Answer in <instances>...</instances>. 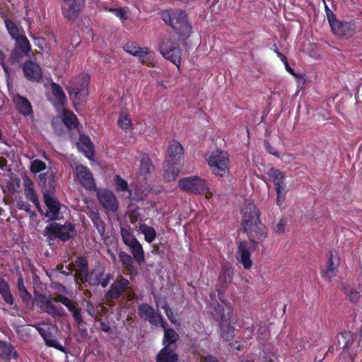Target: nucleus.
<instances>
[{"mask_svg":"<svg viewBox=\"0 0 362 362\" xmlns=\"http://www.w3.org/2000/svg\"><path fill=\"white\" fill-rule=\"evenodd\" d=\"M243 226L252 243L246 241L240 243L236 253V260L245 269L252 267L250 256L255 250V243L264 240L267 236L265 226L259 221V212L254 203L245 204L241 210Z\"/></svg>","mask_w":362,"mask_h":362,"instance_id":"f257e3e1","label":"nucleus"},{"mask_svg":"<svg viewBox=\"0 0 362 362\" xmlns=\"http://www.w3.org/2000/svg\"><path fill=\"white\" fill-rule=\"evenodd\" d=\"M53 301L61 303L66 306L71 313L78 327H80L81 326L83 318L81 315L80 308L77 306V303L63 295H57L53 298L45 295H40L37 298V305L42 310L54 317H65L66 315L65 310L62 307L55 305Z\"/></svg>","mask_w":362,"mask_h":362,"instance_id":"f03ea898","label":"nucleus"},{"mask_svg":"<svg viewBox=\"0 0 362 362\" xmlns=\"http://www.w3.org/2000/svg\"><path fill=\"white\" fill-rule=\"evenodd\" d=\"M53 301L61 303L66 306L71 313L78 327H80L81 326L83 318L81 315L80 308L77 306V303L63 295H57L53 298L45 295H40L37 298V305L42 310L54 317H65L66 315L65 310L62 307L55 305Z\"/></svg>","mask_w":362,"mask_h":362,"instance_id":"7ed1b4c3","label":"nucleus"},{"mask_svg":"<svg viewBox=\"0 0 362 362\" xmlns=\"http://www.w3.org/2000/svg\"><path fill=\"white\" fill-rule=\"evenodd\" d=\"M53 301L61 303L66 306L71 313L78 327H80L81 326L83 318L81 315L80 308L77 306V303L63 295H57L53 298L45 295H40L37 298V305L42 310L54 317H65L66 315L65 310L62 307L55 305Z\"/></svg>","mask_w":362,"mask_h":362,"instance_id":"20e7f679","label":"nucleus"},{"mask_svg":"<svg viewBox=\"0 0 362 362\" xmlns=\"http://www.w3.org/2000/svg\"><path fill=\"white\" fill-rule=\"evenodd\" d=\"M211 173L216 177H223L230 173V157L226 151L215 150L206 158Z\"/></svg>","mask_w":362,"mask_h":362,"instance_id":"39448f33","label":"nucleus"},{"mask_svg":"<svg viewBox=\"0 0 362 362\" xmlns=\"http://www.w3.org/2000/svg\"><path fill=\"white\" fill-rule=\"evenodd\" d=\"M90 76L86 73H82L73 79L67 86L70 99L74 105L86 100L88 95V83Z\"/></svg>","mask_w":362,"mask_h":362,"instance_id":"423d86ee","label":"nucleus"},{"mask_svg":"<svg viewBox=\"0 0 362 362\" xmlns=\"http://www.w3.org/2000/svg\"><path fill=\"white\" fill-rule=\"evenodd\" d=\"M162 19L177 32L180 36L189 34L191 28L187 21L185 12L176 10L172 13L169 11H163L160 13Z\"/></svg>","mask_w":362,"mask_h":362,"instance_id":"0eeeda50","label":"nucleus"},{"mask_svg":"<svg viewBox=\"0 0 362 362\" xmlns=\"http://www.w3.org/2000/svg\"><path fill=\"white\" fill-rule=\"evenodd\" d=\"M231 309L227 305L218 304L215 308L213 315L219 322L221 337L226 341H230L233 337V328L230 326Z\"/></svg>","mask_w":362,"mask_h":362,"instance_id":"6e6552de","label":"nucleus"},{"mask_svg":"<svg viewBox=\"0 0 362 362\" xmlns=\"http://www.w3.org/2000/svg\"><path fill=\"white\" fill-rule=\"evenodd\" d=\"M325 10L328 22L334 35L349 37L354 34L356 26L353 22L339 21L337 19L335 14L327 6H325Z\"/></svg>","mask_w":362,"mask_h":362,"instance_id":"1a4fd4ad","label":"nucleus"},{"mask_svg":"<svg viewBox=\"0 0 362 362\" xmlns=\"http://www.w3.org/2000/svg\"><path fill=\"white\" fill-rule=\"evenodd\" d=\"M179 187L188 192L195 194L206 193V198L210 199L212 193L208 192L209 187L206 182L197 176H190L180 179L178 182Z\"/></svg>","mask_w":362,"mask_h":362,"instance_id":"9d476101","label":"nucleus"},{"mask_svg":"<svg viewBox=\"0 0 362 362\" xmlns=\"http://www.w3.org/2000/svg\"><path fill=\"white\" fill-rule=\"evenodd\" d=\"M74 227L71 223L59 225L57 223H52L46 226L44 234L51 245L52 241L57 238L62 241L70 239L74 235Z\"/></svg>","mask_w":362,"mask_h":362,"instance_id":"9b49d317","label":"nucleus"},{"mask_svg":"<svg viewBox=\"0 0 362 362\" xmlns=\"http://www.w3.org/2000/svg\"><path fill=\"white\" fill-rule=\"evenodd\" d=\"M160 52L163 57L173 62L177 68L180 67L182 53L175 39L164 37L160 45Z\"/></svg>","mask_w":362,"mask_h":362,"instance_id":"f8f14e48","label":"nucleus"},{"mask_svg":"<svg viewBox=\"0 0 362 362\" xmlns=\"http://www.w3.org/2000/svg\"><path fill=\"white\" fill-rule=\"evenodd\" d=\"M139 314L144 320L148 321L154 326L165 327V325H166L163 317L160 313L156 312L154 308L147 303H143L139 305Z\"/></svg>","mask_w":362,"mask_h":362,"instance_id":"ddd939ff","label":"nucleus"},{"mask_svg":"<svg viewBox=\"0 0 362 362\" xmlns=\"http://www.w3.org/2000/svg\"><path fill=\"white\" fill-rule=\"evenodd\" d=\"M85 4V0H64L62 10L64 16L69 20L75 19Z\"/></svg>","mask_w":362,"mask_h":362,"instance_id":"4468645a","label":"nucleus"},{"mask_svg":"<svg viewBox=\"0 0 362 362\" xmlns=\"http://www.w3.org/2000/svg\"><path fill=\"white\" fill-rule=\"evenodd\" d=\"M100 203L107 212H116L118 209V201L115 195L110 191L102 190L98 193Z\"/></svg>","mask_w":362,"mask_h":362,"instance_id":"2eb2a0df","label":"nucleus"},{"mask_svg":"<svg viewBox=\"0 0 362 362\" xmlns=\"http://www.w3.org/2000/svg\"><path fill=\"white\" fill-rule=\"evenodd\" d=\"M75 174L78 182L87 189H93L95 186L94 180L91 172L88 168L80 165L76 166Z\"/></svg>","mask_w":362,"mask_h":362,"instance_id":"dca6fc26","label":"nucleus"},{"mask_svg":"<svg viewBox=\"0 0 362 362\" xmlns=\"http://www.w3.org/2000/svg\"><path fill=\"white\" fill-rule=\"evenodd\" d=\"M44 199L45 203L48 209L46 213V216L52 220H57L60 218V204L56 198L52 194L45 193Z\"/></svg>","mask_w":362,"mask_h":362,"instance_id":"f3484780","label":"nucleus"},{"mask_svg":"<svg viewBox=\"0 0 362 362\" xmlns=\"http://www.w3.org/2000/svg\"><path fill=\"white\" fill-rule=\"evenodd\" d=\"M105 269L101 267H95L90 274L88 275V281L93 285H101L103 288L106 287L109 283L111 275L106 274L104 276Z\"/></svg>","mask_w":362,"mask_h":362,"instance_id":"a211bd4d","label":"nucleus"},{"mask_svg":"<svg viewBox=\"0 0 362 362\" xmlns=\"http://www.w3.org/2000/svg\"><path fill=\"white\" fill-rule=\"evenodd\" d=\"M23 187L25 191V195L28 199L31 201L37 209L40 211V204L38 200L37 195L34 189V183L31 181V180L27 176L24 175L23 177Z\"/></svg>","mask_w":362,"mask_h":362,"instance_id":"6ab92c4d","label":"nucleus"},{"mask_svg":"<svg viewBox=\"0 0 362 362\" xmlns=\"http://www.w3.org/2000/svg\"><path fill=\"white\" fill-rule=\"evenodd\" d=\"M25 76L31 81H39L42 75L41 68L35 63L28 61L23 66Z\"/></svg>","mask_w":362,"mask_h":362,"instance_id":"aec40b11","label":"nucleus"},{"mask_svg":"<svg viewBox=\"0 0 362 362\" xmlns=\"http://www.w3.org/2000/svg\"><path fill=\"white\" fill-rule=\"evenodd\" d=\"M128 284L129 281L127 279H120L111 286L110 291L105 294V298L108 300L119 298Z\"/></svg>","mask_w":362,"mask_h":362,"instance_id":"412c9836","label":"nucleus"},{"mask_svg":"<svg viewBox=\"0 0 362 362\" xmlns=\"http://www.w3.org/2000/svg\"><path fill=\"white\" fill-rule=\"evenodd\" d=\"M69 269L75 270V276L82 281H88V263L83 258H78L75 265H69Z\"/></svg>","mask_w":362,"mask_h":362,"instance_id":"4be33fe9","label":"nucleus"},{"mask_svg":"<svg viewBox=\"0 0 362 362\" xmlns=\"http://www.w3.org/2000/svg\"><path fill=\"white\" fill-rule=\"evenodd\" d=\"M13 100L16 108L21 114L29 115L33 112L32 105L27 98L16 95Z\"/></svg>","mask_w":362,"mask_h":362,"instance_id":"5701e85b","label":"nucleus"},{"mask_svg":"<svg viewBox=\"0 0 362 362\" xmlns=\"http://www.w3.org/2000/svg\"><path fill=\"white\" fill-rule=\"evenodd\" d=\"M78 148L90 159L93 156L94 148L89 137L81 135L77 142Z\"/></svg>","mask_w":362,"mask_h":362,"instance_id":"b1692460","label":"nucleus"},{"mask_svg":"<svg viewBox=\"0 0 362 362\" xmlns=\"http://www.w3.org/2000/svg\"><path fill=\"white\" fill-rule=\"evenodd\" d=\"M177 355L174 352L173 347L165 346L162 349L156 358V362H177Z\"/></svg>","mask_w":362,"mask_h":362,"instance_id":"393cba45","label":"nucleus"},{"mask_svg":"<svg viewBox=\"0 0 362 362\" xmlns=\"http://www.w3.org/2000/svg\"><path fill=\"white\" fill-rule=\"evenodd\" d=\"M267 175L269 180L274 184L275 187L286 185L284 182L286 175L281 170L274 168H270L268 170Z\"/></svg>","mask_w":362,"mask_h":362,"instance_id":"a878e982","label":"nucleus"},{"mask_svg":"<svg viewBox=\"0 0 362 362\" xmlns=\"http://www.w3.org/2000/svg\"><path fill=\"white\" fill-rule=\"evenodd\" d=\"M17 353L12 345L7 342L0 341V358L10 361L11 358H16Z\"/></svg>","mask_w":362,"mask_h":362,"instance_id":"bb28decb","label":"nucleus"},{"mask_svg":"<svg viewBox=\"0 0 362 362\" xmlns=\"http://www.w3.org/2000/svg\"><path fill=\"white\" fill-rule=\"evenodd\" d=\"M5 25L6 27V29L11 35V37L13 40H17L19 37L25 35L24 30L21 28L18 27L13 21L8 19L5 20Z\"/></svg>","mask_w":362,"mask_h":362,"instance_id":"cd10ccee","label":"nucleus"},{"mask_svg":"<svg viewBox=\"0 0 362 362\" xmlns=\"http://www.w3.org/2000/svg\"><path fill=\"white\" fill-rule=\"evenodd\" d=\"M124 50L135 57H138L141 59L146 57L149 53V49L147 47H137L133 44H128L124 47Z\"/></svg>","mask_w":362,"mask_h":362,"instance_id":"c85d7f7f","label":"nucleus"},{"mask_svg":"<svg viewBox=\"0 0 362 362\" xmlns=\"http://www.w3.org/2000/svg\"><path fill=\"white\" fill-rule=\"evenodd\" d=\"M129 249L133 255L134 259L138 263V264L141 265L144 262V251L143 250L142 245L139 242L136 243L134 245L129 247Z\"/></svg>","mask_w":362,"mask_h":362,"instance_id":"c756f323","label":"nucleus"},{"mask_svg":"<svg viewBox=\"0 0 362 362\" xmlns=\"http://www.w3.org/2000/svg\"><path fill=\"white\" fill-rule=\"evenodd\" d=\"M163 328L164 329L163 344L165 346L175 348V343L178 339V334L173 329H166L165 327Z\"/></svg>","mask_w":362,"mask_h":362,"instance_id":"7c9ffc66","label":"nucleus"},{"mask_svg":"<svg viewBox=\"0 0 362 362\" xmlns=\"http://www.w3.org/2000/svg\"><path fill=\"white\" fill-rule=\"evenodd\" d=\"M139 231L144 234L145 240L148 243H152L156 237L155 229L145 223L139 225Z\"/></svg>","mask_w":362,"mask_h":362,"instance_id":"2f4dec72","label":"nucleus"},{"mask_svg":"<svg viewBox=\"0 0 362 362\" xmlns=\"http://www.w3.org/2000/svg\"><path fill=\"white\" fill-rule=\"evenodd\" d=\"M16 47L21 54L26 56L31 50V45L25 35L16 40Z\"/></svg>","mask_w":362,"mask_h":362,"instance_id":"473e14b6","label":"nucleus"},{"mask_svg":"<svg viewBox=\"0 0 362 362\" xmlns=\"http://www.w3.org/2000/svg\"><path fill=\"white\" fill-rule=\"evenodd\" d=\"M183 148L178 141H173L170 142L168 153L173 160L180 158L183 155Z\"/></svg>","mask_w":362,"mask_h":362,"instance_id":"72a5a7b5","label":"nucleus"},{"mask_svg":"<svg viewBox=\"0 0 362 362\" xmlns=\"http://www.w3.org/2000/svg\"><path fill=\"white\" fill-rule=\"evenodd\" d=\"M0 294L8 304H13V298L11 293L9 286L8 283L3 279L0 280Z\"/></svg>","mask_w":362,"mask_h":362,"instance_id":"f704fd0d","label":"nucleus"},{"mask_svg":"<svg viewBox=\"0 0 362 362\" xmlns=\"http://www.w3.org/2000/svg\"><path fill=\"white\" fill-rule=\"evenodd\" d=\"M180 170L177 168H175L173 165L168 163L164 168V178L167 181L175 180L178 176Z\"/></svg>","mask_w":362,"mask_h":362,"instance_id":"c9c22d12","label":"nucleus"},{"mask_svg":"<svg viewBox=\"0 0 362 362\" xmlns=\"http://www.w3.org/2000/svg\"><path fill=\"white\" fill-rule=\"evenodd\" d=\"M108 11L114 13L122 22L129 20L131 18V12L127 7H122L119 8H109Z\"/></svg>","mask_w":362,"mask_h":362,"instance_id":"e433bc0d","label":"nucleus"},{"mask_svg":"<svg viewBox=\"0 0 362 362\" xmlns=\"http://www.w3.org/2000/svg\"><path fill=\"white\" fill-rule=\"evenodd\" d=\"M120 233L124 243L128 247L139 242V240L135 238L134 235L127 229L122 228Z\"/></svg>","mask_w":362,"mask_h":362,"instance_id":"4c0bfd02","label":"nucleus"},{"mask_svg":"<svg viewBox=\"0 0 362 362\" xmlns=\"http://www.w3.org/2000/svg\"><path fill=\"white\" fill-rule=\"evenodd\" d=\"M334 259L333 255L331 254L329 264L327 267V269L325 272H323V276L326 277L328 280L331 279L334 276V271L337 269L338 265V259L335 258Z\"/></svg>","mask_w":362,"mask_h":362,"instance_id":"58836bf2","label":"nucleus"},{"mask_svg":"<svg viewBox=\"0 0 362 362\" xmlns=\"http://www.w3.org/2000/svg\"><path fill=\"white\" fill-rule=\"evenodd\" d=\"M153 169V166L148 157H143L141 160L140 175L146 177Z\"/></svg>","mask_w":362,"mask_h":362,"instance_id":"ea45409f","label":"nucleus"},{"mask_svg":"<svg viewBox=\"0 0 362 362\" xmlns=\"http://www.w3.org/2000/svg\"><path fill=\"white\" fill-rule=\"evenodd\" d=\"M63 121L65 125L70 129L75 128L77 126L76 117L73 112L64 110Z\"/></svg>","mask_w":362,"mask_h":362,"instance_id":"a19ab883","label":"nucleus"},{"mask_svg":"<svg viewBox=\"0 0 362 362\" xmlns=\"http://www.w3.org/2000/svg\"><path fill=\"white\" fill-rule=\"evenodd\" d=\"M89 217L90 218V219L93 222V224L96 227V228L98 229V232L100 234L104 233V232H105V226H104L103 221H101V219L100 218L99 214L98 212H95V211H91L89 214Z\"/></svg>","mask_w":362,"mask_h":362,"instance_id":"79ce46f5","label":"nucleus"},{"mask_svg":"<svg viewBox=\"0 0 362 362\" xmlns=\"http://www.w3.org/2000/svg\"><path fill=\"white\" fill-rule=\"evenodd\" d=\"M115 183L116 187V190L119 192H127L128 197L132 195L131 192L129 190L127 182L122 179L120 176L116 175L115 177Z\"/></svg>","mask_w":362,"mask_h":362,"instance_id":"37998d69","label":"nucleus"},{"mask_svg":"<svg viewBox=\"0 0 362 362\" xmlns=\"http://www.w3.org/2000/svg\"><path fill=\"white\" fill-rule=\"evenodd\" d=\"M119 127L122 129H129L132 126V121L129 114L122 113L117 121Z\"/></svg>","mask_w":362,"mask_h":362,"instance_id":"c03bdc74","label":"nucleus"},{"mask_svg":"<svg viewBox=\"0 0 362 362\" xmlns=\"http://www.w3.org/2000/svg\"><path fill=\"white\" fill-rule=\"evenodd\" d=\"M286 188V185L275 187V189L276 192V204L279 206H281L285 201V198H286V192H287Z\"/></svg>","mask_w":362,"mask_h":362,"instance_id":"a18cd8bd","label":"nucleus"},{"mask_svg":"<svg viewBox=\"0 0 362 362\" xmlns=\"http://www.w3.org/2000/svg\"><path fill=\"white\" fill-rule=\"evenodd\" d=\"M45 169H46L45 163L40 160L36 159V160H33L30 163V170L34 174H37Z\"/></svg>","mask_w":362,"mask_h":362,"instance_id":"49530a36","label":"nucleus"},{"mask_svg":"<svg viewBox=\"0 0 362 362\" xmlns=\"http://www.w3.org/2000/svg\"><path fill=\"white\" fill-rule=\"evenodd\" d=\"M344 292L349 299L352 302L357 301L360 298V291L350 286L344 287Z\"/></svg>","mask_w":362,"mask_h":362,"instance_id":"de8ad7c7","label":"nucleus"},{"mask_svg":"<svg viewBox=\"0 0 362 362\" xmlns=\"http://www.w3.org/2000/svg\"><path fill=\"white\" fill-rule=\"evenodd\" d=\"M233 276V270L231 268L226 269L219 276V280L225 284L231 282Z\"/></svg>","mask_w":362,"mask_h":362,"instance_id":"09e8293b","label":"nucleus"},{"mask_svg":"<svg viewBox=\"0 0 362 362\" xmlns=\"http://www.w3.org/2000/svg\"><path fill=\"white\" fill-rule=\"evenodd\" d=\"M44 340L47 346L54 347L62 351H64V347L50 334Z\"/></svg>","mask_w":362,"mask_h":362,"instance_id":"8fccbe9b","label":"nucleus"},{"mask_svg":"<svg viewBox=\"0 0 362 362\" xmlns=\"http://www.w3.org/2000/svg\"><path fill=\"white\" fill-rule=\"evenodd\" d=\"M52 93L59 102H63L66 100V95L62 88L56 83L52 84Z\"/></svg>","mask_w":362,"mask_h":362,"instance_id":"3c124183","label":"nucleus"},{"mask_svg":"<svg viewBox=\"0 0 362 362\" xmlns=\"http://www.w3.org/2000/svg\"><path fill=\"white\" fill-rule=\"evenodd\" d=\"M119 257L122 264L127 268H129L132 265V257L125 252H120L119 253Z\"/></svg>","mask_w":362,"mask_h":362,"instance_id":"603ef678","label":"nucleus"},{"mask_svg":"<svg viewBox=\"0 0 362 362\" xmlns=\"http://www.w3.org/2000/svg\"><path fill=\"white\" fill-rule=\"evenodd\" d=\"M163 309L165 310V313L168 317V318L173 322L175 323L176 319L174 316V313L171 308L168 306L167 302L164 300L163 302V304L161 305Z\"/></svg>","mask_w":362,"mask_h":362,"instance_id":"864d4df0","label":"nucleus"},{"mask_svg":"<svg viewBox=\"0 0 362 362\" xmlns=\"http://www.w3.org/2000/svg\"><path fill=\"white\" fill-rule=\"evenodd\" d=\"M286 221L281 219L274 226V231L276 234H282L284 233L286 229Z\"/></svg>","mask_w":362,"mask_h":362,"instance_id":"5fc2aeb1","label":"nucleus"},{"mask_svg":"<svg viewBox=\"0 0 362 362\" xmlns=\"http://www.w3.org/2000/svg\"><path fill=\"white\" fill-rule=\"evenodd\" d=\"M19 294L24 302L28 303L31 299V295L27 289L19 291Z\"/></svg>","mask_w":362,"mask_h":362,"instance_id":"6e6d98bb","label":"nucleus"},{"mask_svg":"<svg viewBox=\"0 0 362 362\" xmlns=\"http://www.w3.org/2000/svg\"><path fill=\"white\" fill-rule=\"evenodd\" d=\"M139 215L137 210H132L129 211V218L131 223H134L137 221L138 216Z\"/></svg>","mask_w":362,"mask_h":362,"instance_id":"4d7b16f0","label":"nucleus"},{"mask_svg":"<svg viewBox=\"0 0 362 362\" xmlns=\"http://www.w3.org/2000/svg\"><path fill=\"white\" fill-rule=\"evenodd\" d=\"M17 287H18V292L22 291V290L26 289V288H25V286L24 285L23 279V277L21 276H20L18 279Z\"/></svg>","mask_w":362,"mask_h":362,"instance_id":"13d9d810","label":"nucleus"},{"mask_svg":"<svg viewBox=\"0 0 362 362\" xmlns=\"http://www.w3.org/2000/svg\"><path fill=\"white\" fill-rule=\"evenodd\" d=\"M294 159V156L291 153H286L281 157V160H283L286 163H290Z\"/></svg>","mask_w":362,"mask_h":362,"instance_id":"bf43d9fd","label":"nucleus"},{"mask_svg":"<svg viewBox=\"0 0 362 362\" xmlns=\"http://www.w3.org/2000/svg\"><path fill=\"white\" fill-rule=\"evenodd\" d=\"M202 362H218V361L212 356L201 357Z\"/></svg>","mask_w":362,"mask_h":362,"instance_id":"052dcab7","label":"nucleus"},{"mask_svg":"<svg viewBox=\"0 0 362 362\" xmlns=\"http://www.w3.org/2000/svg\"><path fill=\"white\" fill-rule=\"evenodd\" d=\"M37 330L38 331L39 334L41 335V337L45 339L47 336L49 334L47 332H46L43 328L40 327H35Z\"/></svg>","mask_w":362,"mask_h":362,"instance_id":"680f3d73","label":"nucleus"},{"mask_svg":"<svg viewBox=\"0 0 362 362\" xmlns=\"http://www.w3.org/2000/svg\"><path fill=\"white\" fill-rule=\"evenodd\" d=\"M54 288L57 289L60 292H62V293H66V288H65V286H64L62 284H54Z\"/></svg>","mask_w":362,"mask_h":362,"instance_id":"e2e57ef3","label":"nucleus"},{"mask_svg":"<svg viewBox=\"0 0 362 362\" xmlns=\"http://www.w3.org/2000/svg\"><path fill=\"white\" fill-rule=\"evenodd\" d=\"M267 149L271 154L279 158V154L276 150L272 148V147H268Z\"/></svg>","mask_w":362,"mask_h":362,"instance_id":"0e129e2a","label":"nucleus"},{"mask_svg":"<svg viewBox=\"0 0 362 362\" xmlns=\"http://www.w3.org/2000/svg\"><path fill=\"white\" fill-rule=\"evenodd\" d=\"M63 267H64V265L62 264H59L57 266V269L60 271L61 273L68 275L69 273H67L66 271H63Z\"/></svg>","mask_w":362,"mask_h":362,"instance_id":"69168bd1","label":"nucleus"},{"mask_svg":"<svg viewBox=\"0 0 362 362\" xmlns=\"http://www.w3.org/2000/svg\"><path fill=\"white\" fill-rule=\"evenodd\" d=\"M285 66L286 70L292 75L296 76L293 70L289 66L287 62L285 63Z\"/></svg>","mask_w":362,"mask_h":362,"instance_id":"338daca9","label":"nucleus"},{"mask_svg":"<svg viewBox=\"0 0 362 362\" xmlns=\"http://www.w3.org/2000/svg\"><path fill=\"white\" fill-rule=\"evenodd\" d=\"M6 165V160L5 158L0 157V168H3Z\"/></svg>","mask_w":362,"mask_h":362,"instance_id":"774afa93","label":"nucleus"}]
</instances>
